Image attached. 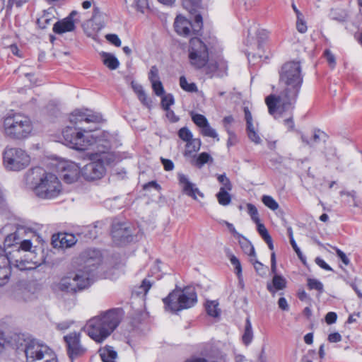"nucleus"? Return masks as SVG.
Masks as SVG:
<instances>
[{"instance_id":"c03bdc74","label":"nucleus","mask_w":362,"mask_h":362,"mask_svg":"<svg viewBox=\"0 0 362 362\" xmlns=\"http://www.w3.org/2000/svg\"><path fill=\"white\" fill-rule=\"evenodd\" d=\"M210 160H212V158L209 153L205 152L202 153L198 156L196 160V165L199 167H202L203 165L208 163Z\"/></svg>"},{"instance_id":"c756f323","label":"nucleus","mask_w":362,"mask_h":362,"mask_svg":"<svg viewBox=\"0 0 362 362\" xmlns=\"http://www.w3.org/2000/svg\"><path fill=\"white\" fill-rule=\"evenodd\" d=\"M180 87L187 92L194 93L197 91V87L194 83H188L184 76L180 78Z\"/></svg>"},{"instance_id":"473e14b6","label":"nucleus","mask_w":362,"mask_h":362,"mask_svg":"<svg viewBox=\"0 0 362 362\" xmlns=\"http://www.w3.org/2000/svg\"><path fill=\"white\" fill-rule=\"evenodd\" d=\"M201 134L204 136L214 138L216 139V141H219L216 131L210 126L209 122L201 129Z\"/></svg>"},{"instance_id":"4be33fe9","label":"nucleus","mask_w":362,"mask_h":362,"mask_svg":"<svg viewBox=\"0 0 362 362\" xmlns=\"http://www.w3.org/2000/svg\"><path fill=\"white\" fill-rule=\"evenodd\" d=\"M132 88L135 92V93L137 95V97L139 100L141 101V103L149 107L151 104V100L148 98L147 95L146 94L142 86L137 82L132 81Z\"/></svg>"},{"instance_id":"f03ea898","label":"nucleus","mask_w":362,"mask_h":362,"mask_svg":"<svg viewBox=\"0 0 362 362\" xmlns=\"http://www.w3.org/2000/svg\"><path fill=\"white\" fill-rule=\"evenodd\" d=\"M82 259L83 264L64 276L56 284L57 290L74 294L90 286L94 281L97 269L102 262V255L98 250H89L83 253Z\"/></svg>"},{"instance_id":"5701e85b","label":"nucleus","mask_w":362,"mask_h":362,"mask_svg":"<svg viewBox=\"0 0 362 362\" xmlns=\"http://www.w3.org/2000/svg\"><path fill=\"white\" fill-rule=\"evenodd\" d=\"M101 57L103 64L108 69L115 70L119 67V62L114 54L108 52H102Z\"/></svg>"},{"instance_id":"b1692460","label":"nucleus","mask_w":362,"mask_h":362,"mask_svg":"<svg viewBox=\"0 0 362 362\" xmlns=\"http://www.w3.org/2000/svg\"><path fill=\"white\" fill-rule=\"evenodd\" d=\"M201 147V140L199 139H192L189 141L186 142L185 151L184 155L185 156H190L192 153L197 152Z\"/></svg>"},{"instance_id":"4468645a","label":"nucleus","mask_w":362,"mask_h":362,"mask_svg":"<svg viewBox=\"0 0 362 362\" xmlns=\"http://www.w3.org/2000/svg\"><path fill=\"white\" fill-rule=\"evenodd\" d=\"M76 11H72L70 14L61 21H57L54 24L53 31L57 34H63L67 32H72L76 28V20L74 17L77 16Z\"/></svg>"},{"instance_id":"4d7b16f0","label":"nucleus","mask_w":362,"mask_h":362,"mask_svg":"<svg viewBox=\"0 0 362 362\" xmlns=\"http://www.w3.org/2000/svg\"><path fill=\"white\" fill-rule=\"evenodd\" d=\"M334 249L336 251V254L339 257V258L341 260V262L345 264V265H349V263H350V260L347 257V256L346 255V254L341 251V250H339V248L337 247H334Z\"/></svg>"},{"instance_id":"69168bd1","label":"nucleus","mask_w":362,"mask_h":362,"mask_svg":"<svg viewBox=\"0 0 362 362\" xmlns=\"http://www.w3.org/2000/svg\"><path fill=\"white\" fill-rule=\"evenodd\" d=\"M244 113H245V118L247 122V127H250L253 125L252 124V117L250 111L249 110L248 107L244 108Z\"/></svg>"},{"instance_id":"ddd939ff","label":"nucleus","mask_w":362,"mask_h":362,"mask_svg":"<svg viewBox=\"0 0 362 362\" xmlns=\"http://www.w3.org/2000/svg\"><path fill=\"white\" fill-rule=\"evenodd\" d=\"M133 228L127 223H117L112 226V236L117 245L125 244L133 240Z\"/></svg>"},{"instance_id":"a19ab883","label":"nucleus","mask_w":362,"mask_h":362,"mask_svg":"<svg viewBox=\"0 0 362 362\" xmlns=\"http://www.w3.org/2000/svg\"><path fill=\"white\" fill-rule=\"evenodd\" d=\"M273 286L276 290H281L286 286V280L281 276L275 275L273 278Z\"/></svg>"},{"instance_id":"de8ad7c7","label":"nucleus","mask_w":362,"mask_h":362,"mask_svg":"<svg viewBox=\"0 0 362 362\" xmlns=\"http://www.w3.org/2000/svg\"><path fill=\"white\" fill-rule=\"evenodd\" d=\"M255 223L257 226V230H258L259 235H261V237L264 239V240H265L266 239H269V238L271 236L269 234L268 230L266 228V227L264 226V225L261 223L260 221H258Z\"/></svg>"},{"instance_id":"dca6fc26","label":"nucleus","mask_w":362,"mask_h":362,"mask_svg":"<svg viewBox=\"0 0 362 362\" xmlns=\"http://www.w3.org/2000/svg\"><path fill=\"white\" fill-rule=\"evenodd\" d=\"M81 170L79 166L75 163L68 162L64 163L62 167L63 180L69 184L76 182L81 173Z\"/></svg>"},{"instance_id":"58836bf2","label":"nucleus","mask_w":362,"mask_h":362,"mask_svg":"<svg viewBox=\"0 0 362 362\" xmlns=\"http://www.w3.org/2000/svg\"><path fill=\"white\" fill-rule=\"evenodd\" d=\"M178 136L185 142L189 141L193 139L192 132L187 127H182L178 131Z\"/></svg>"},{"instance_id":"0eeeda50","label":"nucleus","mask_w":362,"mask_h":362,"mask_svg":"<svg viewBox=\"0 0 362 362\" xmlns=\"http://www.w3.org/2000/svg\"><path fill=\"white\" fill-rule=\"evenodd\" d=\"M4 134L16 140L28 138L33 131V124L28 117L20 113L8 114L4 119Z\"/></svg>"},{"instance_id":"5fc2aeb1","label":"nucleus","mask_w":362,"mask_h":362,"mask_svg":"<svg viewBox=\"0 0 362 362\" xmlns=\"http://www.w3.org/2000/svg\"><path fill=\"white\" fill-rule=\"evenodd\" d=\"M340 195L341 196H346L348 197H351L352 199V201H353V205L354 206H358V204H357V202H356V192L354 191V190H351V191H341L340 192Z\"/></svg>"},{"instance_id":"774afa93","label":"nucleus","mask_w":362,"mask_h":362,"mask_svg":"<svg viewBox=\"0 0 362 362\" xmlns=\"http://www.w3.org/2000/svg\"><path fill=\"white\" fill-rule=\"evenodd\" d=\"M278 305H279V308H281L283 310H288V305L287 300L284 297H281L279 299Z\"/></svg>"},{"instance_id":"603ef678","label":"nucleus","mask_w":362,"mask_h":362,"mask_svg":"<svg viewBox=\"0 0 362 362\" xmlns=\"http://www.w3.org/2000/svg\"><path fill=\"white\" fill-rule=\"evenodd\" d=\"M193 32L197 33L202 28V17L201 15H196L194 17V24L192 26Z\"/></svg>"},{"instance_id":"6e6552de","label":"nucleus","mask_w":362,"mask_h":362,"mask_svg":"<svg viewBox=\"0 0 362 362\" xmlns=\"http://www.w3.org/2000/svg\"><path fill=\"white\" fill-rule=\"evenodd\" d=\"M165 310L172 313L193 307L197 302L195 288L187 286L183 289L175 288L163 299Z\"/></svg>"},{"instance_id":"79ce46f5","label":"nucleus","mask_w":362,"mask_h":362,"mask_svg":"<svg viewBox=\"0 0 362 362\" xmlns=\"http://www.w3.org/2000/svg\"><path fill=\"white\" fill-rule=\"evenodd\" d=\"M241 245L245 252L247 254L250 258L255 257V248L250 242L245 240L244 242L241 243Z\"/></svg>"},{"instance_id":"7ed1b4c3","label":"nucleus","mask_w":362,"mask_h":362,"mask_svg":"<svg viewBox=\"0 0 362 362\" xmlns=\"http://www.w3.org/2000/svg\"><path fill=\"white\" fill-rule=\"evenodd\" d=\"M69 119L76 127H66L63 129L62 136L66 145L78 151H84L97 142V136L90 134L94 129L86 127L82 124L99 122L101 120L99 114L93 113L88 110H76L71 113Z\"/></svg>"},{"instance_id":"e433bc0d","label":"nucleus","mask_w":362,"mask_h":362,"mask_svg":"<svg viewBox=\"0 0 362 362\" xmlns=\"http://www.w3.org/2000/svg\"><path fill=\"white\" fill-rule=\"evenodd\" d=\"M262 201L265 206L273 211L279 208L278 203L271 196L264 195L262 198Z\"/></svg>"},{"instance_id":"72a5a7b5","label":"nucleus","mask_w":362,"mask_h":362,"mask_svg":"<svg viewBox=\"0 0 362 362\" xmlns=\"http://www.w3.org/2000/svg\"><path fill=\"white\" fill-rule=\"evenodd\" d=\"M247 136L250 140L256 144L261 143L262 139L259 134L255 132L254 125L247 127Z\"/></svg>"},{"instance_id":"9d476101","label":"nucleus","mask_w":362,"mask_h":362,"mask_svg":"<svg viewBox=\"0 0 362 362\" xmlns=\"http://www.w3.org/2000/svg\"><path fill=\"white\" fill-rule=\"evenodd\" d=\"M188 53L190 64L196 69L202 68L209 60L208 49L198 37L190 39Z\"/></svg>"},{"instance_id":"c9c22d12","label":"nucleus","mask_w":362,"mask_h":362,"mask_svg":"<svg viewBox=\"0 0 362 362\" xmlns=\"http://www.w3.org/2000/svg\"><path fill=\"white\" fill-rule=\"evenodd\" d=\"M325 157L327 161L334 162L339 160V156H337V149L334 147L329 146L326 148L325 149Z\"/></svg>"},{"instance_id":"20e7f679","label":"nucleus","mask_w":362,"mask_h":362,"mask_svg":"<svg viewBox=\"0 0 362 362\" xmlns=\"http://www.w3.org/2000/svg\"><path fill=\"white\" fill-rule=\"evenodd\" d=\"M122 318V309H110L91 317L83 329L95 342L102 343L117 329Z\"/></svg>"},{"instance_id":"13d9d810","label":"nucleus","mask_w":362,"mask_h":362,"mask_svg":"<svg viewBox=\"0 0 362 362\" xmlns=\"http://www.w3.org/2000/svg\"><path fill=\"white\" fill-rule=\"evenodd\" d=\"M135 4L137 10L141 13H144L145 10L148 8L147 0H135Z\"/></svg>"},{"instance_id":"423d86ee","label":"nucleus","mask_w":362,"mask_h":362,"mask_svg":"<svg viewBox=\"0 0 362 362\" xmlns=\"http://www.w3.org/2000/svg\"><path fill=\"white\" fill-rule=\"evenodd\" d=\"M26 180L31 185L35 194L41 199L56 198L62 190V183L57 175L47 172L40 167H35L28 170Z\"/></svg>"},{"instance_id":"f257e3e1","label":"nucleus","mask_w":362,"mask_h":362,"mask_svg":"<svg viewBox=\"0 0 362 362\" xmlns=\"http://www.w3.org/2000/svg\"><path fill=\"white\" fill-rule=\"evenodd\" d=\"M279 81L284 86L280 94L270 95L265 99L269 114L276 118L291 109L296 102L303 83L300 62L291 61L285 63L279 71Z\"/></svg>"},{"instance_id":"1a4fd4ad","label":"nucleus","mask_w":362,"mask_h":362,"mask_svg":"<svg viewBox=\"0 0 362 362\" xmlns=\"http://www.w3.org/2000/svg\"><path fill=\"white\" fill-rule=\"evenodd\" d=\"M30 163V156L21 148L6 147L3 152V165L8 171H21Z\"/></svg>"},{"instance_id":"3c124183","label":"nucleus","mask_w":362,"mask_h":362,"mask_svg":"<svg viewBox=\"0 0 362 362\" xmlns=\"http://www.w3.org/2000/svg\"><path fill=\"white\" fill-rule=\"evenodd\" d=\"M230 261L235 267V273L240 276L242 272V268L239 259L235 256L231 255L230 256Z\"/></svg>"},{"instance_id":"aec40b11","label":"nucleus","mask_w":362,"mask_h":362,"mask_svg":"<svg viewBox=\"0 0 362 362\" xmlns=\"http://www.w3.org/2000/svg\"><path fill=\"white\" fill-rule=\"evenodd\" d=\"M327 138V134L320 130L315 129L310 139H308L304 134H301L300 139L302 142L310 147H314L316 144H319L321 141H325Z\"/></svg>"},{"instance_id":"6ab92c4d","label":"nucleus","mask_w":362,"mask_h":362,"mask_svg":"<svg viewBox=\"0 0 362 362\" xmlns=\"http://www.w3.org/2000/svg\"><path fill=\"white\" fill-rule=\"evenodd\" d=\"M192 25L187 19L182 16H177L175 20L174 27L176 33L182 36H189Z\"/></svg>"},{"instance_id":"39448f33","label":"nucleus","mask_w":362,"mask_h":362,"mask_svg":"<svg viewBox=\"0 0 362 362\" xmlns=\"http://www.w3.org/2000/svg\"><path fill=\"white\" fill-rule=\"evenodd\" d=\"M10 342L13 348L24 353L26 362H57L56 354L47 345L24 334H12Z\"/></svg>"},{"instance_id":"338daca9","label":"nucleus","mask_w":362,"mask_h":362,"mask_svg":"<svg viewBox=\"0 0 362 362\" xmlns=\"http://www.w3.org/2000/svg\"><path fill=\"white\" fill-rule=\"evenodd\" d=\"M328 340L332 343L339 342L341 340V336L338 332L332 333L329 334Z\"/></svg>"},{"instance_id":"0e129e2a","label":"nucleus","mask_w":362,"mask_h":362,"mask_svg":"<svg viewBox=\"0 0 362 362\" xmlns=\"http://www.w3.org/2000/svg\"><path fill=\"white\" fill-rule=\"evenodd\" d=\"M162 164L163 165L164 169L166 171H170L173 170L174 168V163L171 160L165 159V158H161Z\"/></svg>"},{"instance_id":"49530a36","label":"nucleus","mask_w":362,"mask_h":362,"mask_svg":"<svg viewBox=\"0 0 362 362\" xmlns=\"http://www.w3.org/2000/svg\"><path fill=\"white\" fill-rule=\"evenodd\" d=\"M296 28L300 33H305L307 31V25L304 20L303 16L297 17Z\"/></svg>"},{"instance_id":"f704fd0d","label":"nucleus","mask_w":362,"mask_h":362,"mask_svg":"<svg viewBox=\"0 0 362 362\" xmlns=\"http://www.w3.org/2000/svg\"><path fill=\"white\" fill-rule=\"evenodd\" d=\"M250 262L253 264L257 273L261 276L266 274L267 267L264 266L263 264L259 262L255 257L250 258Z\"/></svg>"},{"instance_id":"09e8293b","label":"nucleus","mask_w":362,"mask_h":362,"mask_svg":"<svg viewBox=\"0 0 362 362\" xmlns=\"http://www.w3.org/2000/svg\"><path fill=\"white\" fill-rule=\"evenodd\" d=\"M200 0H182L183 6L189 12L194 10V7L198 5Z\"/></svg>"},{"instance_id":"ea45409f","label":"nucleus","mask_w":362,"mask_h":362,"mask_svg":"<svg viewBox=\"0 0 362 362\" xmlns=\"http://www.w3.org/2000/svg\"><path fill=\"white\" fill-rule=\"evenodd\" d=\"M161 100V105L165 111H168L170 106L174 103L173 95L170 93L163 95Z\"/></svg>"},{"instance_id":"2f4dec72","label":"nucleus","mask_w":362,"mask_h":362,"mask_svg":"<svg viewBox=\"0 0 362 362\" xmlns=\"http://www.w3.org/2000/svg\"><path fill=\"white\" fill-rule=\"evenodd\" d=\"M192 119L194 123L201 129L209 122L205 116L197 113H191Z\"/></svg>"},{"instance_id":"cd10ccee","label":"nucleus","mask_w":362,"mask_h":362,"mask_svg":"<svg viewBox=\"0 0 362 362\" xmlns=\"http://www.w3.org/2000/svg\"><path fill=\"white\" fill-rule=\"evenodd\" d=\"M154 282L155 281L153 279H149L148 278L144 279L138 288V290L135 291V292L137 295L143 294L146 296Z\"/></svg>"},{"instance_id":"680f3d73","label":"nucleus","mask_w":362,"mask_h":362,"mask_svg":"<svg viewBox=\"0 0 362 362\" xmlns=\"http://www.w3.org/2000/svg\"><path fill=\"white\" fill-rule=\"evenodd\" d=\"M337 319V315L334 312H329L325 316V322L328 325L333 324Z\"/></svg>"},{"instance_id":"393cba45","label":"nucleus","mask_w":362,"mask_h":362,"mask_svg":"<svg viewBox=\"0 0 362 362\" xmlns=\"http://www.w3.org/2000/svg\"><path fill=\"white\" fill-rule=\"evenodd\" d=\"M242 339L243 342L246 346L249 345L253 339L252 324L249 317H247L245 320V331Z\"/></svg>"},{"instance_id":"9b49d317","label":"nucleus","mask_w":362,"mask_h":362,"mask_svg":"<svg viewBox=\"0 0 362 362\" xmlns=\"http://www.w3.org/2000/svg\"><path fill=\"white\" fill-rule=\"evenodd\" d=\"M64 340L66 343L67 354L71 361L81 357L86 353L87 349L81 343L79 332H71L64 337Z\"/></svg>"},{"instance_id":"37998d69","label":"nucleus","mask_w":362,"mask_h":362,"mask_svg":"<svg viewBox=\"0 0 362 362\" xmlns=\"http://www.w3.org/2000/svg\"><path fill=\"white\" fill-rule=\"evenodd\" d=\"M247 209L248 214L251 216L252 220L255 223L259 221V218L258 216V211H257L256 206L252 204H247Z\"/></svg>"},{"instance_id":"f8f14e48","label":"nucleus","mask_w":362,"mask_h":362,"mask_svg":"<svg viewBox=\"0 0 362 362\" xmlns=\"http://www.w3.org/2000/svg\"><path fill=\"white\" fill-rule=\"evenodd\" d=\"M105 155L100 156L97 160L90 162L84 165L81 173L86 180H95L102 178L106 171L103 160L105 158Z\"/></svg>"},{"instance_id":"6e6d98bb","label":"nucleus","mask_w":362,"mask_h":362,"mask_svg":"<svg viewBox=\"0 0 362 362\" xmlns=\"http://www.w3.org/2000/svg\"><path fill=\"white\" fill-rule=\"evenodd\" d=\"M148 78L151 83L153 82V81H156L159 80L158 70L156 66H153L151 68V70L148 74Z\"/></svg>"},{"instance_id":"f3484780","label":"nucleus","mask_w":362,"mask_h":362,"mask_svg":"<svg viewBox=\"0 0 362 362\" xmlns=\"http://www.w3.org/2000/svg\"><path fill=\"white\" fill-rule=\"evenodd\" d=\"M74 235L71 233H59L52 236V244L54 247H69L76 243Z\"/></svg>"},{"instance_id":"052dcab7","label":"nucleus","mask_w":362,"mask_h":362,"mask_svg":"<svg viewBox=\"0 0 362 362\" xmlns=\"http://www.w3.org/2000/svg\"><path fill=\"white\" fill-rule=\"evenodd\" d=\"M325 57H326L329 64L334 67L335 66L336 62H335V57L334 54L328 49L325 51Z\"/></svg>"},{"instance_id":"864d4df0","label":"nucleus","mask_w":362,"mask_h":362,"mask_svg":"<svg viewBox=\"0 0 362 362\" xmlns=\"http://www.w3.org/2000/svg\"><path fill=\"white\" fill-rule=\"evenodd\" d=\"M105 38L107 39V41H109L111 44L114 45L115 46H121V40L116 34H107L105 35Z\"/></svg>"},{"instance_id":"e2e57ef3","label":"nucleus","mask_w":362,"mask_h":362,"mask_svg":"<svg viewBox=\"0 0 362 362\" xmlns=\"http://www.w3.org/2000/svg\"><path fill=\"white\" fill-rule=\"evenodd\" d=\"M315 263L322 269L326 271H332V269L320 257H316L315 260Z\"/></svg>"},{"instance_id":"bf43d9fd","label":"nucleus","mask_w":362,"mask_h":362,"mask_svg":"<svg viewBox=\"0 0 362 362\" xmlns=\"http://www.w3.org/2000/svg\"><path fill=\"white\" fill-rule=\"evenodd\" d=\"M10 340L11 336L8 338H7L5 337L4 334L2 332H0V352L3 350L6 345H11Z\"/></svg>"},{"instance_id":"c85d7f7f","label":"nucleus","mask_w":362,"mask_h":362,"mask_svg":"<svg viewBox=\"0 0 362 362\" xmlns=\"http://www.w3.org/2000/svg\"><path fill=\"white\" fill-rule=\"evenodd\" d=\"M307 285L310 290H316L319 293L324 292V286L321 281L316 279L308 278L307 279Z\"/></svg>"},{"instance_id":"a878e982","label":"nucleus","mask_w":362,"mask_h":362,"mask_svg":"<svg viewBox=\"0 0 362 362\" xmlns=\"http://www.w3.org/2000/svg\"><path fill=\"white\" fill-rule=\"evenodd\" d=\"M230 190L220 188L219 192L216 194L218 202L220 205L228 206L231 202V196L228 192Z\"/></svg>"},{"instance_id":"412c9836","label":"nucleus","mask_w":362,"mask_h":362,"mask_svg":"<svg viewBox=\"0 0 362 362\" xmlns=\"http://www.w3.org/2000/svg\"><path fill=\"white\" fill-rule=\"evenodd\" d=\"M103 362H117V352L111 346L106 345L98 350Z\"/></svg>"},{"instance_id":"8fccbe9b","label":"nucleus","mask_w":362,"mask_h":362,"mask_svg":"<svg viewBox=\"0 0 362 362\" xmlns=\"http://www.w3.org/2000/svg\"><path fill=\"white\" fill-rule=\"evenodd\" d=\"M293 105H292V108L291 109H290L289 110H288L286 112H283L280 116L276 117V119H279L281 117H282L284 114H285L286 112H288L289 113V117L284 119V124L288 127V129H292L293 128V127H294V124H293V121L292 115H291V111L293 108ZM274 117L276 119V117L274 116Z\"/></svg>"},{"instance_id":"2eb2a0df","label":"nucleus","mask_w":362,"mask_h":362,"mask_svg":"<svg viewBox=\"0 0 362 362\" xmlns=\"http://www.w3.org/2000/svg\"><path fill=\"white\" fill-rule=\"evenodd\" d=\"M179 184L184 194L197 200V195L204 198V194L199 191L196 185L191 182L187 177L182 173L178 174Z\"/></svg>"},{"instance_id":"4c0bfd02","label":"nucleus","mask_w":362,"mask_h":362,"mask_svg":"<svg viewBox=\"0 0 362 362\" xmlns=\"http://www.w3.org/2000/svg\"><path fill=\"white\" fill-rule=\"evenodd\" d=\"M216 177L218 182L222 185V187L221 188H223V189L228 190L232 189V184L229 178L226 176L225 173L221 175H217Z\"/></svg>"},{"instance_id":"a211bd4d","label":"nucleus","mask_w":362,"mask_h":362,"mask_svg":"<svg viewBox=\"0 0 362 362\" xmlns=\"http://www.w3.org/2000/svg\"><path fill=\"white\" fill-rule=\"evenodd\" d=\"M33 248V243L30 239H26L21 241L19 247L17 250H19L21 254L22 259L25 258H33L37 259L39 262V264H36L34 267L35 269L37 267L40 266L42 263L41 258H38L34 250H32ZM33 269V268L32 269Z\"/></svg>"},{"instance_id":"bb28decb","label":"nucleus","mask_w":362,"mask_h":362,"mask_svg":"<svg viewBox=\"0 0 362 362\" xmlns=\"http://www.w3.org/2000/svg\"><path fill=\"white\" fill-rule=\"evenodd\" d=\"M207 314L211 317H218L220 314L218 303L216 300L207 301L206 304Z\"/></svg>"},{"instance_id":"7c9ffc66","label":"nucleus","mask_w":362,"mask_h":362,"mask_svg":"<svg viewBox=\"0 0 362 362\" xmlns=\"http://www.w3.org/2000/svg\"><path fill=\"white\" fill-rule=\"evenodd\" d=\"M52 21V16L47 11H44V13L37 19V24L41 29H45Z\"/></svg>"},{"instance_id":"a18cd8bd","label":"nucleus","mask_w":362,"mask_h":362,"mask_svg":"<svg viewBox=\"0 0 362 362\" xmlns=\"http://www.w3.org/2000/svg\"><path fill=\"white\" fill-rule=\"evenodd\" d=\"M152 88L155 94L158 96H161L164 94V88L160 80L151 82Z\"/></svg>"}]
</instances>
